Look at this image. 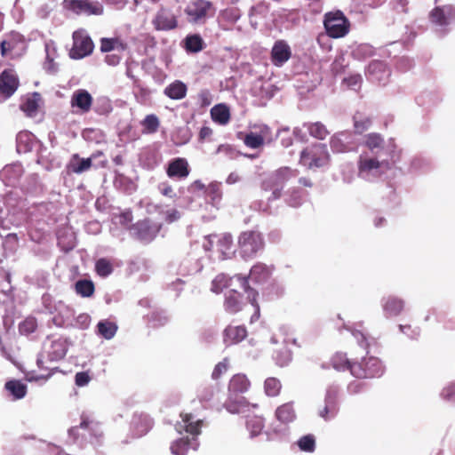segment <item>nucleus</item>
I'll return each instance as SVG.
<instances>
[{
	"instance_id": "1",
	"label": "nucleus",
	"mask_w": 455,
	"mask_h": 455,
	"mask_svg": "<svg viewBox=\"0 0 455 455\" xmlns=\"http://www.w3.org/2000/svg\"><path fill=\"white\" fill-rule=\"evenodd\" d=\"M224 289V308L228 313L235 314L241 311L247 301L254 307L255 314L259 315V305L256 303L257 292L247 286V281L240 275L228 277L224 274L218 275L212 283V291L220 293Z\"/></svg>"
},
{
	"instance_id": "42",
	"label": "nucleus",
	"mask_w": 455,
	"mask_h": 455,
	"mask_svg": "<svg viewBox=\"0 0 455 455\" xmlns=\"http://www.w3.org/2000/svg\"><path fill=\"white\" fill-rule=\"evenodd\" d=\"M117 328L116 323L109 320H102L97 324V333L106 339H111L116 335Z\"/></svg>"
},
{
	"instance_id": "38",
	"label": "nucleus",
	"mask_w": 455,
	"mask_h": 455,
	"mask_svg": "<svg viewBox=\"0 0 455 455\" xmlns=\"http://www.w3.org/2000/svg\"><path fill=\"white\" fill-rule=\"evenodd\" d=\"M211 117L213 122L226 125L230 120V109L224 103L217 104L211 109Z\"/></svg>"
},
{
	"instance_id": "57",
	"label": "nucleus",
	"mask_w": 455,
	"mask_h": 455,
	"mask_svg": "<svg viewBox=\"0 0 455 455\" xmlns=\"http://www.w3.org/2000/svg\"><path fill=\"white\" fill-rule=\"evenodd\" d=\"M440 396L446 402L455 403V382L449 383L443 387Z\"/></svg>"
},
{
	"instance_id": "29",
	"label": "nucleus",
	"mask_w": 455,
	"mask_h": 455,
	"mask_svg": "<svg viewBox=\"0 0 455 455\" xmlns=\"http://www.w3.org/2000/svg\"><path fill=\"white\" fill-rule=\"evenodd\" d=\"M241 12L237 8L230 7L221 11L218 16L220 27L228 30L240 18Z\"/></svg>"
},
{
	"instance_id": "19",
	"label": "nucleus",
	"mask_w": 455,
	"mask_h": 455,
	"mask_svg": "<svg viewBox=\"0 0 455 455\" xmlns=\"http://www.w3.org/2000/svg\"><path fill=\"white\" fill-rule=\"evenodd\" d=\"M63 7L76 14L100 15L103 12L100 4H92L87 0H64Z\"/></svg>"
},
{
	"instance_id": "18",
	"label": "nucleus",
	"mask_w": 455,
	"mask_h": 455,
	"mask_svg": "<svg viewBox=\"0 0 455 455\" xmlns=\"http://www.w3.org/2000/svg\"><path fill=\"white\" fill-rule=\"evenodd\" d=\"M337 395V387L331 386L327 388L324 397V405L318 411V415L324 420H330L337 415L339 411Z\"/></svg>"
},
{
	"instance_id": "50",
	"label": "nucleus",
	"mask_w": 455,
	"mask_h": 455,
	"mask_svg": "<svg viewBox=\"0 0 455 455\" xmlns=\"http://www.w3.org/2000/svg\"><path fill=\"white\" fill-rule=\"evenodd\" d=\"M306 126L310 135L319 140H323L329 133L321 123L309 124Z\"/></svg>"
},
{
	"instance_id": "23",
	"label": "nucleus",
	"mask_w": 455,
	"mask_h": 455,
	"mask_svg": "<svg viewBox=\"0 0 455 455\" xmlns=\"http://www.w3.org/2000/svg\"><path fill=\"white\" fill-rule=\"evenodd\" d=\"M382 309L386 318L398 316L404 307V301L394 296H388L382 299Z\"/></svg>"
},
{
	"instance_id": "31",
	"label": "nucleus",
	"mask_w": 455,
	"mask_h": 455,
	"mask_svg": "<svg viewBox=\"0 0 455 455\" xmlns=\"http://www.w3.org/2000/svg\"><path fill=\"white\" fill-rule=\"evenodd\" d=\"M127 49V43L121 37H103L100 39V51L102 52H123Z\"/></svg>"
},
{
	"instance_id": "9",
	"label": "nucleus",
	"mask_w": 455,
	"mask_h": 455,
	"mask_svg": "<svg viewBox=\"0 0 455 455\" xmlns=\"http://www.w3.org/2000/svg\"><path fill=\"white\" fill-rule=\"evenodd\" d=\"M330 156L324 144H315L303 150L300 155V164L309 169L319 168L328 164Z\"/></svg>"
},
{
	"instance_id": "40",
	"label": "nucleus",
	"mask_w": 455,
	"mask_h": 455,
	"mask_svg": "<svg viewBox=\"0 0 455 455\" xmlns=\"http://www.w3.org/2000/svg\"><path fill=\"white\" fill-rule=\"evenodd\" d=\"M197 446L198 443L195 438L192 440L180 438L172 444L171 450L174 455H186L189 449L196 450Z\"/></svg>"
},
{
	"instance_id": "12",
	"label": "nucleus",
	"mask_w": 455,
	"mask_h": 455,
	"mask_svg": "<svg viewBox=\"0 0 455 455\" xmlns=\"http://www.w3.org/2000/svg\"><path fill=\"white\" fill-rule=\"evenodd\" d=\"M213 12L212 4L207 0H193L185 8L188 22L195 24L204 23Z\"/></svg>"
},
{
	"instance_id": "20",
	"label": "nucleus",
	"mask_w": 455,
	"mask_h": 455,
	"mask_svg": "<svg viewBox=\"0 0 455 455\" xmlns=\"http://www.w3.org/2000/svg\"><path fill=\"white\" fill-rule=\"evenodd\" d=\"M202 421L189 413H181L180 420L175 425L176 430L182 434L184 431L193 435L200 434Z\"/></svg>"
},
{
	"instance_id": "16",
	"label": "nucleus",
	"mask_w": 455,
	"mask_h": 455,
	"mask_svg": "<svg viewBox=\"0 0 455 455\" xmlns=\"http://www.w3.org/2000/svg\"><path fill=\"white\" fill-rule=\"evenodd\" d=\"M20 86V79L12 68H7L0 74V96L4 99L12 97Z\"/></svg>"
},
{
	"instance_id": "35",
	"label": "nucleus",
	"mask_w": 455,
	"mask_h": 455,
	"mask_svg": "<svg viewBox=\"0 0 455 455\" xmlns=\"http://www.w3.org/2000/svg\"><path fill=\"white\" fill-rule=\"evenodd\" d=\"M92 103L91 94L85 90H78L74 92L71 104L73 107L78 108L82 112H88Z\"/></svg>"
},
{
	"instance_id": "3",
	"label": "nucleus",
	"mask_w": 455,
	"mask_h": 455,
	"mask_svg": "<svg viewBox=\"0 0 455 455\" xmlns=\"http://www.w3.org/2000/svg\"><path fill=\"white\" fill-rule=\"evenodd\" d=\"M202 247L212 261L225 260L235 254L233 239L229 234L206 235L203 238Z\"/></svg>"
},
{
	"instance_id": "55",
	"label": "nucleus",
	"mask_w": 455,
	"mask_h": 455,
	"mask_svg": "<svg viewBox=\"0 0 455 455\" xmlns=\"http://www.w3.org/2000/svg\"><path fill=\"white\" fill-rule=\"evenodd\" d=\"M197 104L201 108H206L210 106L213 101V95L208 89L201 90L196 96Z\"/></svg>"
},
{
	"instance_id": "26",
	"label": "nucleus",
	"mask_w": 455,
	"mask_h": 455,
	"mask_svg": "<svg viewBox=\"0 0 455 455\" xmlns=\"http://www.w3.org/2000/svg\"><path fill=\"white\" fill-rule=\"evenodd\" d=\"M247 331L244 326H228L223 332V340L227 346L237 344L245 339Z\"/></svg>"
},
{
	"instance_id": "44",
	"label": "nucleus",
	"mask_w": 455,
	"mask_h": 455,
	"mask_svg": "<svg viewBox=\"0 0 455 455\" xmlns=\"http://www.w3.org/2000/svg\"><path fill=\"white\" fill-rule=\"evenodd\" d=\"M331 363L335 370L339 371H344L346 370H349L351 371V367L354 366V363H351L346 354L343 353H336L331 357Z\"/></svg>"
},
{
	"instance_id": "58",
	"label": "nucleus",
	"mask_w": 455,
	"mask_h": 455,
	"mask_svg": "<svg viewBox=\"0 0 455 455\" xmlns=\"http://www.w3.org/2000/svg\"><path fill=\"white\" fill-rule=\"evenodd\" d=\"M299 449L303 451L311 452L315 450V438L313 435H305L298 441Z\"/></svg>"
},
{
	"instance_id": "53",
	"label": "nucleus",
	"mask_w": 455,
	"mask_h": 455,
	"mask_svg": "<svg viewBox=\"0 0 455 455\" xmlns=\"http://www.w3.org/2000/svg\"><path fill=\"white\" fill-rule=\"evenodd\" d=\"M243 141L244 144L251 148H258L265 143L259 134H258V132L254 131L246 134Z\"/></svg>"
},
{
	"instance_id": "8",
	"label": "nucleus",
	"mask_w": 455,
	"mask_h": 455,
	"mask_svg": "<svg viewBox=\"0 0 455 455\" xmlns=\"http://www.w3.org/2000/svg\"><path fill=\"white\" fill-rule=\"evenodd\" d=\"M239 253L243 259H251L264 247V240L257 231L243 232L238 237Z\"/></svg>"
},
{
	"instance_id": "61",
	"label": "nucleus",
	"mask_w": 455,
	"mask_h": 455,
	"mask_svg": "<svg viewBox=\"0 0 455 455\" xmlns=\"http://www.w3.org/2000/svg\"><path fill=\"white\" fill-rule=\"evenodd\" d=\"M113 220L116 224H120L127 228L132 220V214L130 211H126L118 215H115Z\"/></svg>"
},
{
	"instance_id": "7",
	"label": "nucleus",
	"mask_w": 455,
	"mask_h": 455,
	"mask_svg": "<svg viewBox=\"0 0 455 455\" xmlns=\"http://www.w3.org/2000/svg\"><path fill=\"white\" fill-rule=\"evenodd\" d=\"M323 25L326 33L332 38L346 36L350 30V22L341 11H333L325 13Z\"/></svg>"
},
{
	"instance_id": "64",
	"label": "nucleus",
	"mask_w": 455,
	"mask_h": 455,
	"mask_svg": "<svg viewBox=\"0 0 455 455\" xmlns=\"http://www.w3.org/2000/svg\"><path fill=\"white\" fill-rule=\"evenodd\" d=\"M228 369V360L224 359L223 361L220 362L214 368L212 371V378L217 379H219L223 373H225Z\"/></svg>"
},
{
	"instance_id": "11",
	"label": "nucleus",
	"mask_w": 455,
	"mask_h": 455,
	"mask_svg": "<svg viewBox=\"0 0 455 455\" xmlns=\"http://www.w3.org/2000/svg\"><path fill=\"white\" fill-rule=\"evenodd\" d=\"M384 372L382 363L374 356H366L359 363H354L351 374L356 378H373L381 376Z\"/></svg>"
},
{
	"instance_id": "2",
	"label": "nucleus",
	"mask_w": 455,
	"mask_h": 455,
	"mask_svg": "<svg viewBox=\"0 0 455 455\" xmlns=\"http://www.w3.org/2000/svg\"><path fill=\"white\" fill-rule=\"evenodd\" d=\"M398 158L391 160L382 155H371L363 152L357 162L358 176L367 181H374L389 170Z\"/></svg>"
},
{
	"instance_id": "17",
	"label": "nucleus",
	"mask_w": 455,
	"mask_h": 455,
	"mask_svg": "<svg viewBox=\"0 0 455 455\" xmlns=\"http://www.w3.org/2000/svg\"><path fill=\"white\" fill-rule=\"evenodd\" d=\"M25 47L24 36L15 31H12L4 36L0 42V52L2 57L12 55L16 52L23 50Z\"/></svg>"
},
{
	"instance_id": "30",
	"label": "nucleus",
	"mask_w": 455,
	"mask_h": 455,
	"mask_svg": "<svg viewBox=\"0 0 455 455\" xmlns=\"http://www.w3.org/2000/svg\"><path fill=\"white\" fill-rule=\"evenodd\" d=\"M138 237L144 241H151L160 230L159 225H151L148 220L137 223L135 227Z\"/></svg>"
},
{
	"instance_id": "22",
	"label": "nucleus",
	"mask_w": 455,
	"mask_h": 455,
	"mask_svg": "<svg viewBox=\"0 0 455 455\" xmlns=\"http://www.w3.org/2000/svg\"><path fill=\"white\" fill-rule=\"evenodd\" d=\"M291 56V50L289 44L279 40L275 43L271 51V60L277 67L283 66Z\"/></svg>"
},
{
	"instance_id": "45",
	"label": "nucleus",
	"mask_w": 455,
	"mask_h": 455,
	"mask_svg": "<svg viewBox=\"0 0 455 455\" xmlns=\"http://www.w3.org/2000/svg\"><path fill=\"white\" fill-rule=\"evenodd\" d=\"M184 45L188 52H198L203 49L204 41L199 35H190L185 38Z\"/></svg>"
},
{
	"instance_id": "52",
	"label": "nucleus",
	"mask_w": 455,
	"mask_h": 455,
	"mask_svg": "<svg viewBox=\"0 0 455 455\" xmlns=\"http://www.w3.org/2000/svg\"><path fill=\"white\" fill-rule=\"evenodd\" d=\"M95 269L99 275L106 277L113 272V266L109 260L100 259L95 264Z\"/></svg>"
},
{
	"instance_id": "41",
	"label": "nucleus",
	"mask_w": 455,
	"mask_h": 455,
	"mask_svg": "<svg viewBox=\"0 0 455 455\" xmlns=\"http://www.w3.org/2000/svg\"><path fill=\"white\" fill-rule=\"evenodd\" d=\"M270 275L271 269L267 266L258 263L251 267L249 277L251 281L259 283L267 281Z\"/></svg>"
},
{
	"instance_id": "28",
	"label": "nucleus",
	"mask_w": 455,
	"mask_h": 455,
	"mask_svg": "<svg viewBox=\"0 0 455 455\" xmlns=\"http://www.w3.org/2000/svg\"><path fill=\"white\" fill-rule=\"evenodd\" d=\"M153 24L157 30H169L177 27V20L174 14L162 10L156 15Z\"/></svg>"
},
{
	"instance_id": "5",
	"label": "nucleus",
	"mask_w": 455,
	"mask_h": 455,
	"mask_svg": "<svg viewBox=\"0 0 455 455\" xmlns=\"http://www.w3.org/2000/svg\"><path fill=\"white\" fill-rule=\"evenodd\" d=\"M251 382L244 374H235L232 377L228 385L229 399L226 403V409L230 413H244L249 411L251 405L247 401L241 397L234 399L233 395L240 393H244L250 388Z\"/></svg>"
},
{
	"instance_id": "46",
	"label": "nucleus",
	"mask_w": 455,
	"mask_h": 455,
	"mask_svg": "<svg viewBox=\"0 0 455 455\" xmlns=\"http://www.w3.org/2000/svg\"><path fill=\"white\" fill-rule=\"evenodd\" d=\"M282 388L281 381L274 377L267 378L264 382V391L267 396H276Z\"/></svg>"
},
{
	"instance_id": "48",
	"label": "nucleus",
	"mask_w": 455,
	"mask_h": 455,
	"mask_svg": "<svg viewBox=\"0 0 455 455\" xmlns=\"http://www.w3.org/2000/svg\"><path fill=\"white\" fill-rule=\"evenodd\" d=\"M37 328V321L33 316L27 317L19 324V331L22 335H29L36 331Z\"/></svg>"
},
{
	"instance_id": "43",
	"label": "nucleus",
	"mask_w": 455,
	"mask_h": 455,
	"mask_svg": "<svg viewBox=\"0 0 455 455\" xmlns=\"http://www.w3.org/2000/svg\"><path fill=\"white\" fill-rule=\"evenodd\" d=\"M265 427V420L261 416L254 415L246 421V427L251 437L257 436L261 433Z\"/></svg>"
},
{
	"instance_id": "62",
	"label": "nucleus",
	"mask_w": 455,
	"mask_h": 455,
	"mask_svg": "<svg viewBox=\"0 0 455 455\" xmlns=\"http://www.w3.org/2000/svg\"><path fill=\"white\" fill-rule=\"evenodd\" d=\"M92 379L91 375L88 371H80L77 372L75 376V382L77 387H85L87 386Z\"/></svg>"
},
{
	"instance_id": "54",
	"label": "nucleus",
	"mask_w": 455,
	"mask_h": 455,
	"mask_svg": "<svg viewBox=\"0 0 455 455\" xmlns=\"http://www.w3.org/2000/svg\"><path fill=\"white\" fill-rule=\"evenodd\" d=\"M345 140H347L346 134H339L331 138V147L335 152H344L348 149V148L345 144Z\"/></svg>"
},
{
	"instance_id": "60",
	"label": "nucleus",
	"mask_w": 455,
	"mask_h": 455,
	"mask_svg": "<svg viewBox=\"0 0 455 455\" xmlns=\"http://www.w3.org/2000/svg\"><path fill=\"white\" fill-rule=\"evenodd\" d=\"M0 345H1V351H2L3 355L6 357V359L14 363L15 350L12 346V341L9 340L6 342H3L0 340Z\"/></svg>"
},
{
	"instance_id": "51",
	"label": "nucleus",
	"mask_w": 455,
	"mask_h": 455,
	"mask_svg": "<svg viewBox=\"0 0 455 455\" xmlns=\"http://www.w3.org/2000/svg\"><path fill=\"white\" fill-rule=\"evenodd\" d=\"M274 359L276 364L279 366H286L291 363L292 359V354L287 347H283L281 350L275 352Z\"/></svg>"
},
{
	"instance_id": "6",
	"label": "nucleus",
	"mask_w": 455,
	"mask_h": 455,
	"mask_svg": "<svg viewBox=\"0 0 455 455\" xmlns=\"http://www.w3.org/2000/svg\"><path fill=\"white\" fill-rule=\"evenodd\" d=\"M363 145L371 155H382L391 160L399 158L400 150L393 139L385 141L380 134L371 132L364 136Z\"/></svg>"
},
{
	"instance_id": "10",
	"label": "nucleus",
	"mask_w": 455,
	"mask_h": 455,
	"mask_svg": "<svg viewBox=\"0 0 455 455\" xmlns=\"http://www.w3.org/2000/svg\"><path fill=\"white\" fill-rule=\"evenodd\" d=\"M73 45L69 51V56L74 60H81L91 55L94 49V44L84 28H79L73 33Z\"/></svg>"
},
{
	"instance_id": "27",
	"label": "nucleus",
	"mask_w": 455,
	"mask_h": 455,
	"mask_svg": "<svg viewBox=\"0 0 455 455\" xmlns=\"http://www.w3.org/2000/svg\"><path fill=\"white\" fill-rule=\"evenodd\" d=\"M189 174L188 163L185 158L172 160L167 168V175L170 178L184 179Z\"/></svg>"
},
{
	"instance_id": "15",
	"label": "nucleus",
	"mask_w": 455,
	"mask_h": 455,
	"mask_svg": "<svg viewBox=\"0 0 455 455\" xmlns=\"http://www.w3.org/2000/svg\"><path fill=\"white\" fill-rule=\"evenodd\" d=\"M44 101L42 95L37 92H28L21 96L19 108L27 117L34 118L43 111Z\"/></svg>"
},
{
	"instance_id": "13",
	"label": "nucleus",
	"mask_w": 455,
	"mask_h": 455,
	"mask_svg": "<svg viewBox=\"0 0 455 455\" xmlns=\"http://www.w3.org/2000/svg\"><path fill=\"white\" fill-rule=\"evenodd\" d=\"M296 175L297 172L289 167H282L274 172L267 180L263 182V189L273 190L272 198L277 199L280 197L284 182Z\"/></svg>"
},
{
	"instance_id": "21",
	"label": "nucleus",
	"mask_w": 455,
	"mask_h": 455,
	"mask_svg": "<svg viewBox=\"0 0 455 455\" xmlns=\"http://www.w3.org/2000/svg\"><path fill=\"white\" fill-rule=\"evenodd\" d=\"M430 20L437 26H447L455 20V8L451 5L436 7L431 12Z\"/></svg>"
},
{
	"instance_id": "56",
	"label": "nucleus",
	"mask_w": 455,
	"mask_h": 455,
	"mask_svg": "<svg viewBox=\"0 0 455 455\" xmlns=\"http://www.w3.org/2000/svg\"><path fill=\"white\" fill-rule=\"evenodd\" d=\"M142 125L148 132H155L158 129L159 119L156 115H148L142 121Z\"/></svg>"
},
{
	"instance_id": "34",
	"label": "nucleus",
	"mask_w": 455,
	"mask_h": 455,
	"mask_svg": "<svg viewBox=\"0 0 455 455\" xmlns=\"http://www.w3.org/2000/svg\"><path fill=\"white\" fill-rule=\"evenodd\" d=\"M367 75L373 81L383 82L388 77L389 71L383 62L374 60L369 64Z\"/></svg>"
},
{
	"instance_id": "33",
	"label": "nucleus",
	"mask_w": 455,
	"mask_h": 455,
	"mask_svg": "<svg viewBox=\"0 0 455 455\" xmlns=\"http://www.w3.org/2000/svg\"><path fill=\"white\" fill-rule=\"evenodd\" d=\"M101 156V152H97L88 158H80L77 156H75L70 161L68 168L75 173H82L92 167L93 159Z\"/></svg>"
},
{
	"instance_id": "59",
	"label": "nucleus",
	"mask_w": 455,
	"mask_h": 455,
	"mask_svg": "<svg viewBox=\"0 0 455 455\" xmlns=\"http://www.w3.org/2000/svg\"><path fill=\"white\" fill-rule=\"evenodd\" d=\"M253 129L254 132H258V134H259L264 142H271L275 138L272 134L270 128L265 124L254 125Z\"/></svg>"
},
{
	"instance_id": "36",
	"label": "nucleus",
	"mask_w": 455,
	"mask_h": 455,
	"mask_svg": "<svg viewBox=\"0 0 455 455\" xmlns=\"http://www.w3.org/2000/svg\"><path fill=\"white\" fill-rule=\"evenodd\" d=\"M4 389L12 397L13 400H20L27 395V385L18 379L8 380L4 385Z\"/></svg>"
},
{
	"instance_id": "24",
	"label": "nucleus",
	"mask_w": 455,
	"mask_h": 455,
	"mask_svg": "<svg viewBox=\"0 0 455 455\" xmlns=\"http://www.w3.org/2000/svg\"><path fill=\"white\" fill-rule=\"evenodd\" d=\"M153 422L148 415L135 414L132 420L131 431L135 437H141L152 427Z\"/></svg>"
},
{
	"instance_id": "4",
	"label": "nucleus",
	"mask_w": 455,
	"mask_h": 455,
	"mask_svg": "<svg viewBox=\"0 0 455 455\" xmlns=\"http://www.w3.org/2000/svg\"><path fill=\"white\" fill-rule=\"evenodd\" d=\"M68 435L76 441L81 438V444L89 443L94 448L102 444L104 441V435L102 427L100 422L83 414L81 416V422L78 427H74L68 430Z\"/></svg>"
},
{
	"instance_id": "25",
	"label": "nucleus",
	"mask_w": 455,
	"mask_h": 455,
	"mask_svg": "<svg viewBox=\"0 0 455 455\" xmlns=\"http://www.w3.org/2000/svg\"><path fill=\"white\" fill-rule=\"evenodd\" d=\"M275 417L281 425L292 423L297 418L294 403L289 402L278 406L275 411Z\"/></svg>"
},
{
	"instance_id": "49",
	"label": "nucleus",
	"mask_w": 455,
	"mask_h": 455,
	"mask_svg": "<svg viewBox=\"0 0 455 455\" xmlns=\"http://www.w3.org/2000/svg\"><path fill=\"white\" fill-rule=\"evenodd\" d=\"M76 291L82 297H91L94 292L93 283L89 280H80L76 283Z\"/></svg>"
},
{
	"instance_id": "14",
	"label": "nucleus",
	"mask_w": 455,
	"mask_h": 455,
	"mask_svg": "<svg viewBox=\"0 0 455 455\" xmlns=\"http://www.w3.org/2000/svg\"><path fill=\"white\" fill-rule=\"evenodd\" d=\"M38 373L35 377L38 379H47L55 373L57 370V353L54 349H47L44 347V351L41 353L37 359Z\"/></svg>"
},
{
	"instance_id": "32",
	"label": "nucleus",
	"mask_w": 455,
	"mask_h": 455,
	"mask_svg": "<svg viewBox=\"0 0 455 455\" xmlns=\"http://www.w3.org/2000/svg\"><path fill=\"white\" fill-rule=\"evenodd\" d=\"M155 212H159V214L162 215V218L168 223L174 222L180 218V212L175 208L165 209L162 205L148 204L147 212L150 214Z\"/></svg>"
},
{
	"instance_id": "63",
	"label": "nucleus",
	"mask_w": 455,
	"mask_h": 455,
	"mask_svg": "<svg viewBox=\"0 0 455 455\" xmlns=\"http://www.w3.org/2000/svg\"><path fill=\"white\" fill-rule=\"evenodd\" d=\"M361 75H352L344 79V83L350 87L352 90H357L362 83Z\"/></svg>"
},
{
	"instance_id": "47",
	"label": "nucleus",
	"mask_w": 455,
	"mask_h": 455,
	"mask_svg": "<svg viewBox=\"0 0 455 455\" xmlns=\"http://www.w3.org/2000/svg\"><path fill=\"white\" fill-rule=\"evenodd\" d=\"M371 119L363 113H355L354 116V127L356 132L362 133L371 126Z\"/></svg>"
},
{
	"instance_id": "37",
	"label": "nucleus",
	"mask_w": 455,
	"mask_h": 455,
	"mask_svg": "<svg viewBox=\"0 0 455 455\" xmlns=\"http://www.w3.org/2000/svg\"><path fill=\"white\" fill-rule=\"evenodd\" d=\"M187 91V85L183 82L176 80L164 88V93L168 98L178 100L186 97Z\"/></svg>"
},
{
	"instance_id": "39",
	"label": "nucleus",
	"mask_w": 455,
	"mask_h": 455,
	"mask_svg": "<svg viewBox=\"0 0 455 455\" xmlns=\"http://www.w3.org/2000/svg\"><path fill=\"white\" fill-rule=\"evenodd\" d=\"M34 135L27 131L20 132L16 138V148L20 154H25L32 150Z\"/></svg>"
}]
</instances>
